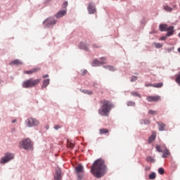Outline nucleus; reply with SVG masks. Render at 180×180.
I'll return each mask as SVG.
<instances>
[{
    "label": "nucleus",
    "instance_id": "f257e3e1",
    "mask_svg": "<svg viewBox=\"0 0 180 180\" xmlns=\"http://www.w3.org/2000/svg\"><path fill=\"white\" fill-rule=\"evenodd\" d=\"M91 172L96 178H101L108 172V167L101 158L94 161L91 168Z\"/></svg>",
    "mask_w": 180,
    "mask_h": 180
},
{
    "label": "nucleus",
    "instance_id": "f03ea898",
    "mask_svg": "<svg viewBox=\"0 0 180 180\" xmlns=\"http://www.w3.org/2000/svg\"><path fill=\"white\" fill-rule=\"evenodd\" d=\"M100 103L101 106L98 110L99 115L101 116H109L112 108H114V105L107 100L101 101Z\"/></svg>",
    "mask_w": 180,
    "mask_h": 180
},
{
    "label": "nucleus",
    "instance_id": "7ed1b4c3",
    "mask_svg": "<svg viewBox=\"0 0 180 180\" xmlns=\"http://www.w3.org/2000/svg\"><path fill=\"white\" fill-rule=\"evenodd\" d=\"M41 79H33V78H30V79H26L22 84V88H33L36 85H39Z\"/></svg>",
    "mask_w": 180,
    "mask_h": 180
},
{
    "label": "nucleus",
    "instance_id": "20e7f679",
    "mask_svg": "<svg viewBox=\"0 0 180 180\" xmlns=\"http://www.w3.org/2000/svg\"><path fill=\"white\" fill-rule=\"evenodd\" d=\"M20 146H21L22 148H25V150H30L32 148L33 143H32L30 139H25L20 143Z\"/></svg>",
    "mask_w": 180,
    "mask_h": 180
},
{
    "label": "nucleus",
    "instance_id": "39448f33",
    "mask_svg": "<svg viewBox=\"0 0 180 180\" xmlns=\"http://www.w3.org/2000/svg\"><path fill=\"white\" fill-rule=\"evenodd\" d=\"M14 157H15L14 154H11L10 153H6L4 155V157H2L0 162H1V164H6V162H8L11 160H13Z\"/></svg>",
    "mask_w": 180,
    "mask_h": 180
},
{
    "label": "nucleus",
    "instance_id": "423d86ee",
    "mask_svg": "<svg viewBox=\"0 0 180 180\" xmlns=\"http://www.w3.org/2000/svg\"><path fill=\"white\" fill-rule=\"evenodd\" d=\"M68 2L65 1L63 2V5H62V8H63V11H60L59 12H58V13H56V18H63V16H65L67 13V11H66V8H68Z\"/></svg>",
    "mask_w": 180,
    "mask_h": 180
},
{
    "label": "nucleus",
    "instance_id": "0eeeda50",
    "mask_svg": "<svg viewBox=\"0 0 180 180\" xmlns=\"http://www.w3.org/2000/svg\"><path fill=\"white\" fill-rule=\"evenodd\" d=\"M26 123L28 127H32L33 126H38V124H39V121L34 117H30L27 120Z\"/></svg>",
    "mask_w": 180,
    "mask_h": 180
},
{
    "label": "nucleus",
    "instance_id": "6e6552de",
    "mask_svg": "<svg viewBox=\"0 0 180 180\" xmlns=\"http://www.w3.org/2000/svg\"><path fill=\"white\" fill-rule=\"evenodd\" d=\"M75 171H76L78 178L79 179H82L83 174L84 172V167H82V165H79L77 167H75Z\"/></svg>",
    "mask_w": 180,
    "mask_h": 180
},
{
    "label": "nucleus",
    "instance_id": "1a4fd4ad",
    "mask_svg": "<svg viewBox=\"0 0 180 180\" xmlns=\"http://www.w3.org/2000/svg\"><path fill=\"white\" fill-rule=\"evenodd\" d=\"M101 60H103V61H99V60L95 59L93 60L92 66L93 67H98L99 65H103L106 64L107 58L105 57H101Z\"/></svg>",
    "mask_w": 180,
    "mask_h": 180
},
{
    "label": "nucleus",
    "instance_id": "9d476101",
    "mask_svg": "<svg viewBox=\"0 0 180 180\" xmlns=\"http://www.w3.org/2000/svg\"><path fill=\"white\" fill-rule=\"evenodd\" d=\"M87 11H88L89 15H93L94 13H96V5H94V4H93V2H89V4L87 6Z\"/></svg>",
    "mask_w": 180,
    "mask_h": 180
},
{
    "label": "nucleus",
    "instance_id": "9b49d317",
    "mask_svg": "<svg viewBox=\"0 0 180 180\" xmlns=\"http://www.w3.org/2000/svg\"><path fill=\"white\" fill-rule=\"evenodd\" d=\"M56 20L49 18L44 21V24L46 25V27H50L52 25H56Z\"/></svg>",
    "mask_w": 180,
    "mask_h": 180
},
{
    "label": "nucleus",
    "instance_id": "f8f14e48",
    "mask_svg": "<svg viewBox=\"0 0 180 180\" xmlns=\"http://www.w3.org/2000/svg\"><path fill=\"white\" fill-rule=\"evenodd\" d=\"M146 99L148 102H158L159 101H161V96L158 95L154 96H148Z\"/></svg>",
    "mask_w": 180,
    "mask_h": 180
},
{
    "label": "nucleus",
    "instance_id": "ddd939ff",
    "mask_svg": "<svg viewBox=\"0 0 180 180\" xmlns=\"http://www.w3.org/2000/svg\"><path fill=\"white\" fill-rule=\"evenodd\" d=\"M159 29L160 32H167V30H173L174 26H169L168 27L167 25H160Z\"/></svg>",
    "mask_w": 180,
    "mask_h": 180
},
{
    "label": "nucleus",
    "instance_id": "4468645a",
    "mask_svg": "<svg viewBox=\"0 0 180 180\" xmlns=\"http://www.w3.org/2000/svg\"><path fill=\"white\" fill-rule=\"evenodd\" d=\"M61 179H62V171L60 168H58L54 175V180H61Z\"/></svg>",
    "mask_w": 180,
    "mask_h": 180
},
{
    "label": "nucleus",
    "instance_id": "2eb2a0df",
    "mask_svg": "<svg viewBox=\"0 0 180 180\" xmlns=\"http://www.w3.org/2000/svg\"><path fill=\"white\" fill-rule=\"evenodd\" d=\"M158 126L160 131H164L165 128V124L162 123V122H158Z\"/></svg>",
    "mask_w": 180,
    "mask_h": 180
},
{
    "label": "nucleus",
    "instance_id": "dca6fc26",
    "mask_svg": "<svg viewBox=\"0 0 180 180\" xmlns=\"http://www.w3.org/2000/svg\"><path fill=\"white\" fill-rule=\"evenodd\" d=\"M40 68H33L32 70H30V71H25L24 74H34L35 72H37L39 71Z\"/></svg>",
    "mask_w": 180,
    "mask_h": 180
},
{
    "label": "nucleus",
    "instance_id": "f3484780",
    "mask_svg": "<svg viewBox=\"0 0 180 180\" xmlns=\"http://www.w3.org/2000/svg\"><path fill=\"white\" fill-rule=\"evenodd\" d=\"M11 65H22L23 64L22 61H20V60H14V61H12L11 63Z\"/></svg>",
    "mask_w": 180,
    "mask_h": 180
},
{
    "label": "nucleus",
    "instance_id": "a211bd4d",
    "mask_svg": "<svg viewBox=\"0 0 180 180\" xmlns=\"http://www.w3.org/2000/svg\"><path fill=\"white\" fill-rule=\"evenodd\" d=\"M49 84H50V79H44L42 84V88H46V86H48Z\"/></svg>",
    "mask_w": 180,
    "mask_h": 180
},
{
    "label": "nucleus",
    "instance_id": "6ab92c4d",
    "mask_svg": "<svg viewBox=\"0 0 180 180\" xmlns=\"http://www.w3.org/2000/svg\"><path fill=\"white\" fill-rule=\"evenodd\" d=\"M100 134H106L107 133H109L108 129H99Z\"/></svg>",
    "mask_w": 180,
    "mask_h": 180
},
{
    "label": "nucleus",
    "instance_id": "aec40b11",
    "mask_svg": "<svg viewBox=\"0 0 180 180\" xmlns=\"http://www.w3.org/2000/svg\"><path fill=\"white\" fill-rule=\"evenodd\" d=\"M155 137H156L155 134L153 133L152 136H150V137H149V139H148V142L153 143V141H154V140H155Z\"/></svg>",
    "mask_w": 180,
    "mask_h": 180
},
{
    "label": "nucleus",
    "instance_id": "412c9836",
    "mask_svg": "<svg viewBox=\"0 0 180 180\" xmlns=\"http://www.w3.org/2000/svg\"><path fill=\"white\" fill-rule=\"evenodd\" d=\"M169 154H170V153H169V150H167V149L165 150L163 155H162L163 158H167V157H168V155H169Z\"/></svg>",
    "mask_w": 180,
    "mask_h": 180
},
{
    "label": "nucleus",
    "instance_id": "4be33fe9",
    "mask_svg": "<svg viewBox=\"0 0 180 180\" xmlns=\"http://www.w3.org/2000/svg\"><path fill=\"white\" fill-rule=\"evenodd\" d=\"M156 176H157V174H155V172H152L148 176L149 179H155Z\"/></svg>",
    "mask_w": 180,
    "mask_h": 180
},
{
    "label": "nucleus",
    "instance_id": "5701e85b",
    "mask_svg": "<svg viewBox=\"0 0 180 180\" xmlns=\"http://www.w3.org/2000/svg\"><path fill=\"white\" fill-rule=\"evenodd\" d=\"M104 68H107L109 71H115V68L112 65H104Z\"/></svg>",
    "mask_w": 180,
    "mask_h": 180
},
{
    "label": "nucleus",
    "instance_id": "b1692460",
    "mask_svg": "<svg viewBox=\"0 0 180 180\" xmlns=\"http://www.w3.org/2000/svg\"><path fill=\"white\" fill-rule=\"evenodd\" d=\"M167 33L166 34V37H169L174 34V29L172 30H167Z\"/></svg>",
    "mask_w": 180,
    "mask_h": 180
},
{
    "label": "nucleus",
    "instance_id": "393cba45",
    "mask_svg": "<svg viewBox=\"0 0 180 180\" xmlns=\"http://www.w3.org/2000/svg\"><path fill=\"white\" fill-rule=\"evenodd\" d=\"M162 82H160L159 84H153V86L154 88H162Z\"/></svg>",
    "mask_w": 180,
    "mask_h": 180
},
{
    "label": "nucleus",
    "instance_id": "a878e982",
    "mask_svg": "<svg viewBox=\"0 0 180 180\" xmlns=\"http://www.w3.org/2000/svg\"><path fill=\"white\" fill-rule=\"evenodd\" d=\"M82 92H83V94H86L87 95H92L93 94L92 91H87L86 89H83L82 91Z\"/></svg>",
    "mask_w": 180,
    "mask_h": 180
},
{
    "label": "nucleus",
    "instance_id": "bb28decb",
    "mask_svg": "<svg viewBox=\"0 0 180 180\" xmlns=\"http://www.w3.org/2000/svg\"><path fill=\"white\" fill-rule=\"evenodd\" d=\"M163 9H165V11H167V12L172 11V8H171L170 6H164Z\"/></svg>",
    "mask_w": 180,
    "mask_h": 180
},
{
    "label": "nucleus",
    "instance_id": "cd10ccee",
    "mask_svg": "<svg viewBox=\"0 0 180 180\" xmlns=\"http://www.w3.org/2000/svg\"><path fill=\"white\" fill-rule=\"evenodd\" d=\"M68 146L70 148H74L75 147L74 143H72L71 141H68Z\"/></svg>",
    "mask_w": 180,
    "mask_h": 180
},
{
    "label": "nucleus",
    "instance_id": "c85d7f7f",
    "mask_svg": "<svg viewBox=\"0 0 180 180\" xmlns=\"http://www.w3.org/2000/svg\"><path fill=\"white\" fill-rule=\"evenodd\" d=\"M146 161H148L149 162H154L155 160L153 157H146Z\"/></svg>",
    "mask_w": 180,
    "mask_h": 180
},
{
    "label": "nucleus",
    "instance_id": "c756f323",
    "mask_svg": "<svg viewBox=\"0 0 180 180\" xmlns=\"http://www.w3.org/2000/svg\"><path fill=\"white\" fill-rule=\"evenodd\" d=\"M131 95L133 96H138V98H141V95H140V94L138 92H131Z\"/></svg>",
    "mask_w": 180,
    "mask_h": 180
},
{
    "label": "nucleus",
    "instance_id": "7c9ffc66",
    "mask_svg": "<svg viewBox=\"0 0 180 180\" xmlns=\"http://www.w3.org/2000/svg\"><path fill=\"white\" fill-rule=\"evenodd\" d=\"M155 46L156 49H161V47H162V44H161L160 43H155Z\"/></svg>",
    "mask_w": 180,
    "mask_h": 180
},
{
    "label": "nucleus",
    "instance_id": "2f4dec72",
    "mask_svg": "<svg viewBox=\"0 0 180 180\" xmlns=\"http://www.w3.org/2000/svg\"><path fill=\"white\" fill-rule=\"evenodd\" d=\"M158 172H159V174H160V175H163L164 172H165L164 168H159Z\"/></svg>",
    "mask_w": 180,
    "mask_h": 180
},
{
    "label": "nucleus",
    "instance_id": "473e14b6",
    "mask_svg": "<svg viewBox=\"0 0 180 180\" xmlns=\"http://www.w3.org/2000/svg\"><path fill=\"white\" fill-rule=\"evenodd\" d=\"M176 82L180 85V73L177 75L176 78Z\"/></svg>",
    "mask_w": 180,
    "mask_h": 180
},
{
    "label": "nucleus",
    "instance_id": "72a5a7b5",
    "mask_svg": "<svg viewBox=\"0 0 180 180\" xmlns=\"http://www.w3.org/2000/svg\"><path fill=\"white\" fill-rule=\"evenodd\" d=\"M148 113L150 115H157L158 112H157V110H149Z\"/></svg>",
    "mask_w": 180,
    "mask_h": 180
},
{
    "label": "nucleus",
    "instance_id": "f704fd0d",
    "mask_svg": "<svg viewBox=\"0 0 180 180\" xmlns=\"http://www.w3.org/2000/svg\"><path fill=\"white\" fill-rule=\"evenodd\" d=\"M156 150L159 152V153H162V150L161 148V147L160 146H156Z\"/></svg>",
    "mask_w": 180,
    "mask_h": 180
},
{
    "label": "nucleus",
    "instance_id": "c9c22d12",
    "mask_svg": "<svg viewBox=\"0 0 180 180\" xmlns=\"http://www.w3.org/2000/svg\"><path fill=\"white\" fill-rule=\"evenodd\" d=\"M137 77H134V76H133V77H131V82H134L135 81H137Z\"/></svg>",
    "mask_w": 180,
    "mask_h": 180
},
{
    "label": "nucleus",
    "instance_id": "e433bc0d",
    "mask_svg": "<svg viewBox=\"0 0 180 180\" xmlns=\"http://www.w3.org/2000/svg\"><path fill=\"white\" fill-rule=\"evenodd\" d=\"M127 105H128V106H135L136 103H135V102H128Z\"/></svg>",
    "mask_w": 180,
    "mask_h": 180
},
{
    "label": "nucleus",
    "instance_id": "4c0bfd02",
    "mask_svg": "<svg viewBox=\"0 0 180 180\" xmlns=\"http://www.w3.org/2000/svg\"><path fill=\"white\" fill-rule=\"evenodd\" d=\"M92 47H93V49H99L101 47V46H99L98 44H93Z\"/></svg>",
    "mask_w": 180,
    "mask_h": 180
},
{
    "label": "nucleus",
    "instance_id": "58836bf2",
    "mask_svg": "<svg viewBox=\"0 0 180 180\" xmlns=\"http://www.w3.org/2000/svg\"><path fill=\"white\" fill-rule=\"evenodd\" d=\"M54 128L56 130H58V129H60V126H59V124H56Z\"/></svg>",
    "mask_w": 180,
    "mask_h": 180
},
{
    "label": "nucleus",
    "instance_id": "ea45409f",
    "mask_svg": "<svg viewBox=\"0 0 180 180\" xmlns=\"http://www.w3.org/2000/svg\"><path fill=\"white\" fill-rule=\"evenodd\" d=\"M153 85H154V84H146V86H153Z\"/></svg>",
    "mask_w": 180,
    "mask_h": 180
},
{
    "label": "nucleus",
    "instance_id": "a19ab883",
    "mask_svg": "<svg viewBox=\"0 0 180 180\" xmlns=\"http://www.w3.org/2000/svg\"><path fill=\"white\" fill-rule=\"evenodd\" d=\"M150 169V167H146V168H145V170L146 171H149Z\"/></svg>",
    "mask_w": 180,
    "mask_h": 180
},
{
    "label": "nucleus",
    "instance_id": "79ce46f5",
    "mask_svg": "<svg viewBox=\"0 0 180 180\" xmlns=\"http://www.w3.org/2000/svg\"><path fill=\"white\" fill-rule=\"evenodd\" d=\"M160 40H162V41L167 40V34H166L165 37H161Z\"/></svg>",
    "mask_w": 180,
    "mask_h": 180
},
{
    "label": "nucleus",
    "instance_id": "37998d69",
    "mask_svg": "<svg viewBox=\"0 0 180 180\" xmlns=\"http://www.w3.org/2000/svg\"><path fill=\"white\" fill-rule=\"evenodd\" d=\"M49 77V75L48 74H46L45 75H44L42 77V78H47Z\"/></svg>",
    "mask_w": 180,
    "mask_h": 180
},
{
    "label": "nucleus",
    "instance_id": "c03bdc74",
    "mask_svg": "<svg viewBox=\"0 0 180 180\" xmlns=\"http://www.w3.org/2000/svg\"><path fill=\"white\" fill-rule=\"evenodd\" d=\"M82 49H84V50H86V51L89 50V49H87V47H86V46H84V47H82Z\"/></svg>",
    "mask_w": 180,
    "mask_h": 180
},
{
    "label": "nucleus",
    "instance_id": "a18cd8bd",
    "mask_svg": "<svg viewBox=\"0 0 180 180\" xmlns=\"http://www.w3.org/2000/svg\"><path fill=\"white\" fill-rule=\"evenodd\" d=\"M86 72H87V71H86V70H84V71H83L82 75H85L86 74Z\"/></svg>",
    "mask_w": 180,
    "mask_h": 180
},
{
    "label": "nucleus",
    "instance_id": "49530a36",
    "mask_svg": "<svg viewBox=\"0 0 180 180\" xmlns=\"http://www.w3.org/2000/svg\"><path fill=\"white\" fill-rule=\"evenodd\" d=\"M17 122L16 119H15L14 120H12V123H15Z\"/></svg>",
    "mask_w": 180,
    "mask_h": 180
},
{
    "label": "nucleus",
    "instance_id": "de8ad7c7",
    "mask_svg": "<svg viewBox=\"0 0 180 180\" xmlns=\"http://www.w3.org/2000/svg\"><path fill=\"white\" fill-rule=\"evenodd\" d=\"M178 51H179V53H180V48H179V49H178Z\"/></svg>",
    "mask_w": 180,
    "mask_h": 180
},
{
    "label": "nucleus",
    "instance_id": "09e8293b",
    "mask_svg": "<svg viewBox=\"0 0 180 180\" xmlns=\"http://www.w3.org/2000/svg\"><path fill=\"white\" fill-rule=\"evenodd\" d=\"M147 123H150V121H149V120H147Z\"/></svg>",
    "mask_w": 180,
    "mask_h": 180
},
{
    "label": "nucleus",
    "instance_id": "8fccbe9b",
    "mask_svg": "<svg viewBox=\"0 0 180 180\" xmlns=\"http://www.w3.org/2000/svg\"><path fill=\"white\" fill-rule=\"evenodd\" d=\"M179 37H180V33L179 34Z\"/></svg>",
    "mask_w": 180,
    "mask_h": 180
}]
</instances>
